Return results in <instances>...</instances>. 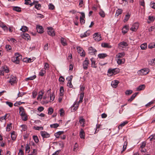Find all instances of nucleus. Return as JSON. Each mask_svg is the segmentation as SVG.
Instances as JSON below:
<instances>
[{
	"instance_id": "1",
	"label": "nucleus",
	"mask_w": 155,
	"mask_h": 155,
	"mask_svg": "<svg viewBox=\"0 0 155 155\" xmlns=\"http://www.w3.org/2000/svg\"><path fill=\"white\" fill-rule=\"evenodd\" d=\"M22 59V56L18 53L15 54L14 56L12 58V61L17 64L19 63L20 60Z\"/></svg>"
},
{
	"instance_id": "2",
	"label": "nucleus",
	"mask_w": 155,
	"mask_h": 155,
	"mask_svg": "<svg viewBox=\"0 0 155 155\" xmlns=\"http://www.w3.org/2000/svg\"><path fill=\"white\" fill-rule=\"evenodd\" d=\"M120 71L119 69L118 68L113 69L110 68L108 71V73L109 75L111 76L113 75H115L118 73Z\"/></svg>"
},
{
	"instance_id": "3",
	"label": "nucleus",
	"mask_w": 155,
	"mask_h": 155,
	"mask_svg": "<svg viewBox=\"0 0 155 155\" xmlns=\"http://www.w3.org/2000/svg\"><path fill=\"white\" fill-rule=\"evenodd\" d=\"M47 97V94H45L44 90H42L39 91V101H41L42 99L45 100Z\"/></svg>"
},
{
	"instance_id": "4",
	"label": "nucleus",
	"mask_w": 155,
	"mask_h": 155,
	"mask_svg": "<svg viewBox=\"0 0 155 155\" xmlns=\"http://www.w3.org/2000/svg\"><path fill=\"white\" fill-rule=\"evenodd\" d=\"M149 72V69L148 68H145L138 71L137 73L139 75H143L147 74Z\"/></svg>"
},
{
	"instance_id": "5",
	"label": "nucleus",
	"mask_w": 155,
	"mask_h": 155,
	"mask_svg": "<svg viewBox=\"0 0 155 155\" xmlns=\"http://www.w3.org/2000/svg\"><path fill=\"white\" fill-rule=\"evenodd\" d=\"M89 61L87 58H86L83 62V68L84 70H87L88 68Z\"/></svg>"
},
{
	"instance_id": "6",
	"label": "nucleus",
	"mask_w": 155,
	"mask_h": 155,
	"mask_svg": "<svg viewBox=\"0 0 155 155\" xmlns=\"http://www.w3.org/2000/svg\"><path fill=\"white\" fill-rule=\"evenodd\" d=\"M118 48L120 49H122L128 46V44L125 41H122L118 44Z\"/></svg>"
},
{
	"instance_id": "7",
	"label": "nucleus",
	"mask_w": 155,
	"mask_h": 155,
	"mask_svg": "<svg viewBox=\"0 0 155 155\" xmlns=\"http://www.w3.org/2000/svg\"><path fill=\"white\" fill-rule=\"evenodd\" d=\"M93 38L97 41H99L101 40V34L99 33H96L93 35Z\"/></svg>"
},
{
	"instance_id": "8",
	"label": "nucleus",
	"mask_w": 155,
	"mask_h": 155,
	"mask_svg": "<svg viewBox=\"0 0 155 155\" xmlns=\"http://www.w3.org/2000/svg\"><path fill=\"white\" fill-rule=\"evenodd\" d=\"M47 32L48 34L51 36H53L55 35L54 31L51 27L48 28Z\"/></svg>"
},
{
	"instance_id": "9",
	"label": "nucleus",
	"mask_w": 155,
	"mask_h": 155,
	"mask_svg": "<svg viewBox=\"0 0 155 155\" xmlns=\"http://www.w3.org/2000/svg\"><path fill=\"white\" fill-rule=\"evenodd\" d=\"M73 78V76L71 75L67 78L66 79H68L67 83V86L70 88H72L73 85L71 84V81Z\"/></svg>"
},
{
	"instance_id": "10",
	"label": "nucleus",
	"mask_w": 155,
	"mask_h": 155,
	"mask_svg": "<svg viewBox=\"0 0 155 155\" xmlns=\"http://www.w3.org/2000/svg\"><path fill=\"white\" fill-rule=\"evenodd\" d=\"M139 25L138 23H135L132 25L131 28H130V30L133 31H135L137 30L139 27Z\"/></svg>"
},
{
	"instance_id": "11",
	"label": "nucleus",
	"mask_w": 155,
	"mask_h": 155,
	"mask_svg": "<svg viewBox=\"0 0 155 155\" xmlns=\"http://www.w3.org/2000/svg\"><path fill=\"white\" fill-rule=\"evenodd\" d=\"M11 85L16 83V78L14 76H12L10 77L9 80L8 81Z\"/></svg>"
},
{
	"instance_id": "12",
	"label": "nucleus",
	"mask_w": 155,
	"mask_h": 155,
	"mask_svg": "<svg viewBox=\"0 0 155 155\" xmlns=\"http://www.w3.org/2000/svg\"><path fill=\"white\" fill-rule=\"evenodd\" d=\"M40 134L43 138H47L50 136V134L45 131H41Z\"/></svg>"
},
{
	"instance_id": "13",
	"label": "nucleus",
	"mask_w": 155,
	"mask_h": 155,
	"mask_svg": "<svg viewBox=\"0 0 155 155\" xmlns=\"http://www.w3.org/2000/svg\"><path fill=\"white\" fill-rule=\"evenodd\" d=\"M34 5H35V8L38 10V8H39V4H38V1L34 0V1L33 2H31L29 4V5H30L31 6H32Z\"/></svg>"
},
{
	"instance_id": "14",
	"label": "nucleus",
	"mask_w": 155,
	"mask_h": 155,
	"mask_svg": "<svg viewBox=\"0 0 155 155\" xmlns=\"http://www.w3.org/2000/svg\"><path fill=\"white\" fill-rule=\"evenodd\" d=\"M90 33V31L88 30L86 31L84 34H81L80 35V37L81 38H83L89 36Z\"/></svg>"
},
{
	"instance_id": "15",
	"label": "nucleus",
	"mask_w": 155,
	"mask_h": 155,
	"mask_svg": "<svg viewBox=\"0 0 155 155\" xmlns=\"http://www.w3.org/2000/svg\"><path fill=\"white\" fill-rule=\"evenodd\" d=\"M128 30H129L128 26L127 25H126L124 26L123 27V28L122 29V33L124 34L128 32Z\"/></svg>"
},
{
	"instance_id": "16",
	"label": "nucleus",
	"mask_w": 155,
	"mask_h": 155,
	"mask_svg": "<svg viewBox=\"0 0 155 155\" xmlns=\"http://www.w3.org/2000/svg\"><path fill=\"white\" fill-rule=\"evenodd\" d=\"M119 83V82L118 81L115 80L112 81L111 85L113 87L116 88Z\"/></svg>"
},
{
	"instance_id": "17",
	"label": "nucleus",
	"mask_w": 155,
	"mask_h": 155,
	"mask_svg": "<svg viewBox=\"0 0 155 155\" xmlns=\"http://www.w3.org/2000/svg\"><path fill=\"white\" fill-rule=\"evenodd\" d=\"M117 62L118 64H121L124 63L125 60L124 58L117 59Z\"/></svg>"
},
{
	"instance_id": "18",
	"label": "nucleus",
	"mask_w": 155,
	"mask_h": 155,
	"mask_svg": "<svg viewBox=\"0 0 155 155\" xmlns=\"http://www.w3.org/2000/svg\"><path fill=\"white\" fill-rule=\"evenodd\" d=\"M125 55V53L124 52L119 53L116 56L117 59H121Z\"/></svg>"
},
{
	"instance_id": "19",
	"label": "nucleus",
	"mask_w": 155,
	"mask_h": 155,
	"mask_svg": "<svg viewBox=\"0 0 155 155\" xmlns=\"http://www.w3.org/2000/svg\"><path fill=\"white\" fill-rule=\"evenodd\" d=\"M128 123V122L127 121H125L123 122L118 126V129L119 130L121 129L126 124H127Z\"/></svg>"
},
{
	"instance_id": "20",
	"label": "nucleus",
	"mask_w": 155,
	"mask_h": 155,
	"mask_svg": "<svg viewBox=\"0 0 155 155\" xmlns=\"http://www.w3.org/2000/svg\"><path fill=\"white\" fill-rule=\"evenodd\" d=\"M19 113L20 115L22 116L26 114L24 108L22 107H21L19 108Z\"/></svg>"
},
{
	"instance_id": "21",
	"label": "nucleus",
	"mask_w": 155,
	"mask_h": 155,
	"mask_svg": "<svg viewBox=\"0 0 155 155\" xmlns=\"http://www.w3.org/2000/svg\"><path fill=\"white\" fill-rule=\"evenodd\" d=\"M84 132L82 129H81L80 132V136L82 139L84 138Z\"/></svg>"
},
{
	"instance_id": "22",
	"label": "nucleus",
	"mask_w": 155,
	"mask_h": 155,
	"mask_svg": "<svg viewBox=\"0 0 155 155\" xmlns=\"http://www.w3.org/2000/svg\"><path fill=\"white\" fill-rule=\"evenodd\" d=\"M61 44L64 46H66L67 45L66 39L63 38H61Z\"/></svg>"
},
{
	"instance_id": "23",
	"label": "nucleus",
	"mask_w": 155,
	"mask_h": 155,
	"mask_svg": "<svg viewBox=\"0 0 155 155\" xmlns=\"http://www.w3.org/2000/svg\"><path fill=\"white\" fill-rule=\"evenodd\" d=\"M46 71L45 69H42L39 72V76H43L46 73Z\"/></svg>"
},
{
	"instance_id": "24",
	"label": "nucleus",
	"mask_w": 155,
	"mask_h": 155,
	"mask_svg": "<svg viewBox=\"0 0 155 155\" xmlns=\"http://www.w3.org/2000/svg\"><path fill=\"white\" fill-rule=\"evenodd\" d=\"M23 38L25 39L29 40L30 39V36L29 35L26 33H24L22 36Z\"/></svg>"
},
{
	"instance_id": "25",
	"label": "nucleus",
	"mask_w": 155,
	"mask_h": 155,
	"mask_svg": "<svg viewBox=\"0 0 155 155\" xmlns=\"http://www.w3.org/2000/svg\"><path fill=\"white\" fill-rule=\"evenodd\" d=\"M145 88V85L144 84H142L139 86L136 89L137 91H140L143 90Z\"/></svg>"
},
{
	"instance_id": "26",
	"label": "nucleus",
	"mask_w": 155,
	"mask_h": 155,
	"mask_svg": "<svg viewBox=\"0 0 155 155\" xmlns=\"http://www.w3.org/2000/svg\"><path fill=\"white\" fill-rule=\"evenodd\" d=\"M101 45L102 47L104 48H110L111 46L109 45L108 43H102L101 44Z\"/></svg>"
},
{
	"instance_id": "27",
	"label": "nucleus",
	"mask_w": 155,
	"mask_h": 155,
	"mask_svg": "<svg viewBox=\"0 0 155 155\" xmlns=\"http://www.w3.org/2000/svg\"><path fill=\"white\" fill-rule=\"evenodd\" d=\"M88 51L89 53H93L97 51L96 50L92 47H90L89 48Z\"/></svg>"
},
{
	"instance_id": "28",
	"label": "nucleus",
	"mask_w": 155,
	"mask_h": 155,
	"mask_svg": "<svg viewBox=\"0 0 155 155\" xmlns=\"http://www.w3.org/2000/svg\"><path fill=\"white\" fill-rule=\"evenodd\" d=\"M122 10L121 9H118L116 11L115 16L117 17L122 12Z\"/></svg>"
},
{
	"instance_id": "29",
	"label": "nucleus",
	"mask_w": 155,
	"mask_h": 155,
	"mask_svg": "<svg viewBox=\"0 0 155 155\" xmlns=\"http://www.w3.org/2000/svg\"><path fill=\"white\" fill-rule=\"evenodd\" d=\"M98 56L100 58L103 59L106 57L107 56V55L105 53H102L99 54Z\"/></svg>"
},
{
	"instance_id": "30",
	"label": "nucleus",
	"mask_w": 155,
	"mask_h": 155,
	"mask_svg": "<svg viewBox=\"0 0 155 155\" xmlns=\"http://www.w3.org/2000/svg\"><path fill=\"white\" fill-rule=\"evenodd\" d=\"M91 67L96 68L97 66L96 65L95 61L94 60V58H91Z\"/></svg>"
},
{
	"instance_id": "31",
	"label": "nucleus",
	"mask_w": 155,
	"mask_h": 155,
	"mask_svg": "<svg viewBox=\"0 0 155 155\" xmlns=\"http://www.w3.org/2000/svg\"><path fill=\"white\" fill-rule=\"evenodd\" d=\"M64 131H58L57 133H56L54 134V136L56 138H59V137L60 136L63 134Z\"/></svg>"
},
{
	"instance_id": "32",
	"label": "nucleus",
	"mask_w": 155,
	"mask_h": 155,
	"mask_svg": "<svg viewBox=\"0 0 155 155\" xmlns=\"http://www.w3.org/2000/svg\"><path fill=\"white\" fill-rule=\"evenodd\" d=\"M84 96V93L81 92L80 94V100L79 101V103H81L82 102Z\"/></svg>"
},
{
	"instance_id": "33",
	"label": "nucleus",
	"mask_w": 155,
	"mask_h": 155,
	"mask_svg": "<svg viewBox=\"0 0 155 155\" xmlns=\"http://www.w3.org/2000/svg\"><path fill=\"white\" fill-rule=\"evenodd\" d=\"M50 101H52L54 100L55 98V96L54 95V92L50 94Z\"/></svg>"
},
{
	"instance_id": "34",
	"label": "nucleus",
	"mask_w": 155,
	"mask_h": 155,
	"mask_svg": "<svg viewBox=\"0 0 155 155\" xmlns=\"http://www.w3.org/2000/svg\"><path fill=\"white\" fill-rule=\"evenodd\" d=\"M137 94V93H135L134 94H133L130 98L128 100V101H131L136 97Z\"/></svg>"
},
{
	"instance_id": "35",
	"label": "nucleus",
	"mask_w": 155,
	"mask_h": 155,
	"mask_svg": "<svg viewBox=\"0 0 155 155\" xmlns=\"http://www.w3.org/2000/svg\"><path fill=\"white\" fill-rule=\"evenodd\" d=\"M13 9L17 12H21V8L18 6L13 7Z\"/></svg>"
},
{
	"instance_id": "36",
	"label": "nucleus",
	"mask_w": 155,
	"mask_h": 155,
	"mask_svg": "<svg viewBox=\"0 0 155 155\" xmlns=\"http://www.w3.org/2000/svg\"><path fill=\"white\" fill-rule=\"evenodd\" d=\"M127 144V142L126 141H125L124 143L123 148V150L121 152V153H122L126 149Z\"/></svg>"
},
{
	"instance_id": "37",
	"label": "nucleus",
	"mask_w": 155,
	"mask_h": 155,
	"mask_svg": "<svg viewBox=\"0 0 155 155\" xmlns=\"http://www.w3.org/2000/svg\"><path fill=\"white\" fill-rule=\"evenodd\" d=\"M12 124L11 123H10L9 124H7V127H6V131H9L12 128Z\"/></svg>"
},
{
	"instance_id": "38",
	"label": "nucleus",
	"mask_w": 155,
	"mask_h": 155,
	"mask_svg": "<svg viewBox=\"0 0 155 155\" xmlns=\"http://www.w3.org/2000/svg\"><path fill=\"white\" fill-rule=\"evenodd\" d=\"M36 78V76L34 75L30 77H29L25 79V80L26 81H28V80H32Z\"/></svg>"
},
{
	"instance_id": "39",
	"label": "nucleus",
	"mask_w": 155,
	"mask_h": 155,
	"mask_svg": "<svg viewBox=\"0 0 155 155\" xmlns=\"http://www.w3.org/2000/svg\"><path fill=\"white\" fill-rule=\"evenodd\" d=\"M99 14L100 16L102 18H104L105 17V14L104 12L101 10L99 12Z\"/></svg>"
},
{
	"instance_id": "40",
	"label": "nucleus",
	"mask_w": 155,
	"mask_h": 155,
	"mask_svg": "<svg viewBox=\"0 0 155 155\" xmlns=\"http://www.w3.org/2000/svg\"><path fill=\"white\" fill-rule=\"evenodd\" d=\"M20 30L23 32H26L28 31V28L27 27L25 26H22Z\"/></svg>"
},
{
	"instance_id": "41",
	"label": "nucleus",
	"mask_w": 155,
	"mask_h": 155,
	"mask_svg": "<svg viewBox=\"0 0 155 155\" xmlns=\"http://www.w3.org/2000/svg\"><path fill=\"white\" fill-rule=\"evenodd\" d=\"M140 48L142 50H145L147 48V44L144 43L141 44L140 45Z\"/></svg>"
},
{
	"instance_id": "42",
	"label": "nucleus",
	"mask_w": 155,
	"mask_h": 155,
	"mask_svg": "<svg viewBox=\"0 0 155 155\" xmlns=\"http://www.w3.org/2000/svg\"><path fill=\"white\" fill-rule=\"evenodd\" d=\"M64 89L63 87L61 86L60 88V96H62L64 95Z\"/></svg>"
},
{
	"instance_id": "43",
	"label": "nucleus",
	"mask_w": 155,
	"mask_h": 155,
	"mask_svg": "<svg viewBox=\"0 0 155 155\" xmlns=\"http://www.w3.org/2000/svg\"><path fill=\"white\" fill-rule=\"evenodd\" d=\"M148 63L150 65L155 64V58L152 59L148 61Z\"/></svg>"
},
{
	"instance_id": "44",
	"label": "nucleus",
	"mask_w": 155,
	"mask_h": 155,
	"mask_svg": "<svg viewBox=\"0 0 155 155\" xmlns=\"http://www.w3.org/2000/svg\"><path fill=\"white\" fill-rule=\"evenodd\" d=\"M33 139L34 141L36 143H38L39 141V139L37 136L34 135L33 136Z\"/></svg>"
},
{
	"instance_id": "45",
	"label": "nucleus",
	"mask_w": 155,
	"mask_h": 155,
	"mask_svg": "<svg viewBox=\"0 0 155 155\" xmlns=\"http://www.w3.org/2000/svg\"><path fill=\"white\" fill-rule=\"evenodd\" d=\"M150 141H153L155 140V134H153L151 135L148 138Z\"/></svg>"
},
{
	"instance_id": "46",
	"label": "nucleus",
	"mask_w": 155,
	"mask_h": 155,
	"mask_svg": "<svg viewBox=\"0 0 155 155\" xmlns=\"http://www.w3.org/2000/svg\"><path fill=\"white\" fill-rule=\"evenodd\" d=\"M130 15L129 14H127L126 15L124 19V22H126L127 21L129 18Z\"/></svg>"
},
{
	"instance_id": "47",
	"label": "nucleus",
	"mask_w": 155,
	"mask_h": 155,
	"mask_svg": "<svg viewBox=\"0 0 155 155\" xmlns=\"http://www.w3.org/2000/svg\"><path fill=\"white\" fill-rule=\"evenodd\" d=\"M59 124L57 123L51 124L50 127L51 128H56L59 126Z\"/></svg>"
},
{
	"instance_id": "48",
	"label": "nucleus",
	"mask_w": 155,
	"mask_h": 155,
	"mask_svg": "<svg viewBox=\"0 0 155 155\" xmlns=\"http://www.w3.org/2000/svg\"><path fill=\"white\" fill-rule=\"evenodd\" d=\"M15 133V132L14 131L11 134V137L13 140H15L16 138V135Z\"/></svg>"
},
{
	"instance_id": "49",
	"label": "nucleus",
	"mask_w": 155,
	"mask_h": 155,
	"mask_svg": "<svg viewBox=\"0 0 155 155\" xmlns=\"http://www.w3.org/2000/svg\"><path fill=\"white\" fill-rule=\"evenodd\" d=\"M101 124H97L96 125V129L95 130L94 134H96L98 132L99 130H97V129L101 127Z\"/></svg>"
},
{
	"instance_id": "50",
	"label": "nucleus",
	"mask_w": 155,
	"mask_h": 155,
	"mask_svg": "<svg viewBox=\"0 0 155 155\" xmlns=\"http://www.w3.org/2000/svg\"><path fill=\"white\" fill-rule=\"evenodd\" d=\"M148 19L150 21H148V23H150L151 21H153L155 20V18L153 16H149Z\"/></svg>"
},
{
	"instance_id": "51",
	"label": "nucleus",
	"mask_w": 155,
	"mask_h": 155,
	"mask_svg": "<svg viewBox=\"0 0 155 155\" xmlns=\"http://www.w3.org/2000/svg\"><path fill=\"white\" fill-rule=\"evenodd\" d=\"M53 112V109L51 107H50L48 108V114L51 115Z\"/></svg>"
},
{
	"instance_id": "52",
	"label": "nucleus",
	"mask_w": 155,
	"mask_h": 155,
	"mask_svg": "<svg viewBox=\"0 0 155 155\" xmlns=\"http://www.w3.org/2000/svg\"><path fill=\"white\" fill-rule=\"evenodd\" d=\"M5 48L8 51H10L12 49L11 46L8 45H6Z\"/></svg>"
},
{
	"instance_id": "53",
	"label": "nucleus",
	"mask_w": 155,
	"mask_h": 155,
	"mask_svg": "<svg viewBox=\"0 0 155 155\" xmlns=\"http://www.w3.org/2000/svg\"><path fill=\"white\" fill-rule=\"evenodd\" d=\"M44 32V29L42 26L39 25V33H42Z\"/></svg>"
},
{
	"instance_id": "54",
	"label": "nucleus",
	"mask_w": 155,
	"mask_h": 155,
	"mask_svg": "<svg viewBox=\"0 0 155 155\" xmlns=\"http://www.w3.org/2000/svg\"><path fill=\"white\" fill-rule=\"evenodd\" d=\"M22 120L24 121H26L28 120V117L26 114L23 115L22 116Z\"/></svg>"
},
{
	"instance_id": "55",
	"label": "nucleus",
	"mask_w": 155,
	"mask_h": 155,
	"mask_svg": "<svg viewBox=\"0 0 155 155\" xmlns=\"http://www.w3.org/2000/svg\"><path fill=\"white\" fill-rule=\"evenodd\" d=\"M85 122V120L83 118H80L79 120V122L81 124H83L82 125V126L84 127V122Z\"/></svg>"
},
{
	"instance_id": "56",
	"label": "nucleus",
	"mask_w": 155,
	"mask_h": 155,
	"mask_svg": "<svg viewBox=\"0 0 155 155\" xmlns=\"http://www.w3.org/2000/svg\"><path fill=\"white\" fill-rule=\"evenodd\" d=\"M150 6L153 8L155 9V3L153 2H151L150 4Z\"/></svg>"
},
{
	"instance_id": "57",
	"label": "nucleus",
	"mask_w": 155,
	"mask_h": 155,
	"mask_svg": "<svg viewBox=\"0 0 155 155\" xmlns=\"http://www.w3.org/2000/svg\"><path fill=\"white\" fill-rule=\"evenodd\" d=\"M48 7L49 9L50 10H53L54 8V6L53 5L50 3L48 5Z\"/></svg>"
},
{
	"instance_id": "58",
	"label": "nucleus",
	"mask_w": 155,
	"mask_h": 155,
	"mask_svg": "<svg viewBox=\"0 0 155 155\" xmlns=\"http://www.w3.org/2000/svg\"><path fill=\"white\" fill-rule=\"evenodd\" d=\"M140 4L143 7H145V2L144 0H141L140 1Z\"/></svg>"
},
{
	"instance_id": "59",
	"label": "nucleus",
	"mask_w": 155,
	"mask_h": 155,
	"mask_svg": "<svg viewBox=\"0 0 155 155\" xmlns=\"http://www.w3.org/2000/svg\"><path fill=\"white\" fill-rule=\"evenodd\" d=\"M77 49L78 50V53L79 54L81 53V52L82 51H83V52L84 51V50L81 48L80 47H77Z\"/></svg>"
},
{
	"instance_id": "60",
	"label": "nucleus",
	"mask_w": 155,
	"mask_h": 155,
	"mask_svg": "<svg viewBox=\"0 0 155 155\" xmlns=\"http://www.w3.org/2000/svg\"><path fill=\"white\" fill-rule=\"evenodd\" d=\"M79 102L77 103V102H74L73 106L76 108L77 109L79 105Z\"/></svg>"
},
{
	"instance_id": "61",
	"label": "nucleus",
	"mask_w": 155,
	"mask_h": 155,
	"mask_svg": "<svg viewBox=\"0 0 155 155\" xmlns=\"http://www.w3.org/2000/svg\"><path fill=\"white\" fill-rule=\"evenodd\" d=\"M5 103L10 107H12L13 106V104L12 103L9 101H6Z\"/></svg>"
},
{
	"instance_id": "62",
	"label": "nucleus",
	"mask_w": 155,
	"mask_h": 155,
	"mask_svg": "<svg viewBox=\"0 0 155 155\" xmlns=\"http://www.w3.org/2000/svg\"><path fill=\"white\" fill-rule=\"evenodd\" d=\"M132 91L131 90H127L125 92V94L127 95H130L132 94Z\"/></svg>"
},
{
	"instance_id": "63",
	"label": "nucleus",
	"mask_w": 155,
	"mask_h": 155,
	"mask_svg": "<svg viewBox=\"0 0 155 155\" xmlns=\"http://www.w3.org/2000/svg\"><path fill=\"white\" fill-rule=\"evenodd\" d=\"M22 128V130L24 131H25L27 129V126L25 125H22L20 126Z\"/></svg>"
},
{
	"instance_id": "64",
	"label": "nucleus",
	"mask_w": 155,
	"mask_h": 155,
	"mask_svg": "<svg viewBox=\"0 0 155 155\" xmlns=\"http://www.w3.org/2000/svg\"><path fill=\"white\" fill-rule=\"evenodd\" d=\"M25 4L27 5H29L30 3L31 2L30 0H25Z\"/></svg>"
}]
</instances>
